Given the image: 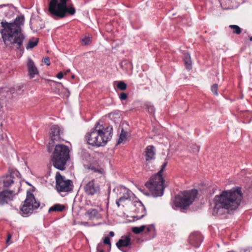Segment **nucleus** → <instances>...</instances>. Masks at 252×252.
I'll list each match as a JSON object with an SVG mask.
<instances>
[{"label": "nucleus", "instance_id": "c756f323", "mask_svg": "<svg viewBox=\"0 0 252 252\" xmlns=\"http://www.w3.org/2000/svg\"><path fill=\"white\" fill-rule=\"evenodd\" d=\"M89 168L94 172H98L100 174H102L103 172V170L102 168L95 167L94 165H91Z\"/></svg>", "mask_w": 252, "mask_h": 252}, {"label": "nucleus", "instance_id": "a19ab883", "mask_svg": "<svg viewBox=\"0 0 252 252\" xmlns=\"http://www.w3.org/2000/svg\"><path fill=\"white\" fill-rule=\"evenodd\" d=\"M110 237H113L114 236V233L113 231H110L109 234Z\"/></svg>", "mask_w": 252, "mask_h": 252}, {"label": "nucleus", "instance_id": "39448f33", "mask_svg": "<svg viewBox=\"0 0 252 252\" xmlns=\"http://www.w3.org/2000/svg\"><path fill=\"white\" fill-rule=\"evenodd\" d=\"M166 165V162L163 163L160 170L156 175L153 176L145 184L146 187L150 190L154 197L160 196L163 195L165 187L161 173Z\"/></svg>", "mask_w": 252, "mask_h": 252}, {"label": "nucleus", "instance_id": "9b49d317", "mask_svg": "<svg viewBox=\"0 0 252 252\" xmlns=\"http://www.w3.org/2000/svg\"><path fill=\"white\" fill-rule=\"evenodd\" d=\"M121 191L123 193V195L121 196L116 204L119 207L121 204L123 203L126 200H131L134 198V194L128 189L122 187L121 188Z\"/></svg>", "mask_w": 252, "mask_h": 252}, {"label": "nucleus", "instance_id": "cd10ccee", "mask_svg": "<svg viewBox=\"0 0 252 252\" xmlns=\"http://www.w3.org/2000/svg\"><path fill=\"white\" fill-rule=\"evenodd\" d=\"M126 84L123 81H120L117 84V87L122 91H124L126 89Z\"/></svg>", "mask_w": 252, "mask_h": 252}, {"label": "nucleus", "instance_id": "f03ea898", "mask_svg": "<svg viewBox=\"0 0 252 252\" xmlns=\"http://www.w3.org/2000/svg\"><path fill=\"white\" fill-rule=\"evenodd\" d=\"M112 126L106 128L98 126L87 133L86 138L89 144L98 147L104 146L112 136Z\"/></svg>", "mask_w": 252, "mask_h": 252}, {"label": "nucleus", "instance_id": "a878e982", "mask_svg": "<svg viewBox=\"0 0 252 252\" xmlns=\"http://www.w3.org/2000/svg\"><path fill=\"white\" fill-rule=\"evenodd\" d=\"M229 28L233 30V33L239 34L241 32L240 28L237 25H230Z\"/></svg>", "mask_w": 252, "mask_h": 252}, {"label": "nucleus", "instance_id": "0eeeda50", "mask_svg": "<svg viewBox=\"0 0 252 252\" xmlns=\"http://www.w3.org/2000/svg\"><path fill=\"white\" fill-rule=\"evenodd\" d=\"M197 194V191L196 189L181 192L176 196L174 204L176 207L185 209L193 202Z\"/></svg>", "mask_w": 252, "mask_h": 252}, {"label": "nucleus", "instance_id": "b1692460", "mask_svg": "<svg viewBox=\"0 0 252 252\" xmlns=\"http://www.w3.org/2000/svg\"><path fill=\"white\" fill-rule=\"evenodd\" d=\"M64 208V206L63 205L60 204H56L50 207L48 211L49 212H51L52 211H62Z\"/></svg>", "mask_w": 252, "mask_h": 252}, {"label": "nucleus", "instance_id": "2f4dec72", "mask_svg": "<svg viewBox=\"0 0 252 252\" xmlns=\"http://www.w3.org/2000/svg\"><path fill=\"white\" fill-rule=\"evenodd\" d=\"M103 245L102 243H100L97 247V252H103Z\"/></svg>", "mask_w": 252, "mask_h": 252}, {"label": "nucleus", "instance_id": "49530a36", "mask_svg": "<svg viewBox=\"0 0 252 252\" xmlns=\"http://www.w3.org/2000/svg\"><path fill=\"white\" fill-rule=\"evenodd\" d=\"M232 252V251H229V252Z\"/></svg>", "mask_w": 252, "mask_h": 252}, {"label": "nucleus", "instance_id": "9d476101", "mask_svg": "<svg viewBox=\"0 0 252 252\" xmlns=\"http://www.w3.org/2000/svg\"><path fill=\"white\" fill-rule=\"evenodd\" d=\"M84 190L88 195H93L99 192V186L95 182L94 179L89 181L84 180Z\"/></svg>", "mask_w": 252, "mask_h": 252}, {"label": "nucleus", "instance_id": "1a4fd4ad", "mask_svg": "<svg viewBox=\"0 0 252 252\" xmlns=\"http://www.w3.org/2000/svg\"><path fill=\"white\" fill-rule=\"evenodd\" d=\"M56 188L58 191L67 192L72 189V182L70 180H65L59 172L56 175Z\"/></svg>", "mask_w": 252, "mask_h": 252}, {"label": "nucleus", "instance_id": "f257e3e1", "mask_svg": "<svg viewBox=\"0 0 252 252\" xmlns=\"http://www.w3.org/2000/svg\"><path fill=\"white\" fill-rule=\"evenodd\" d=\"M24 16L21 15L16 17L14 22H1L2 29L0 32L3 40L6 46L13 45L20 49L25 37L21 32V26L24 22Z\"/></svg>", "mask_w": 252, "mask_h": 252}, {"label": "nucleus", "instance_id": "79ce46f5", "mask_svg": "<svg viewBox=\"0 0 252 252\" xmlns=\"http://www.w3.org/2000/svg\"><path fill=\"white\" fill-rule=\"evenodd\" d=\"M3 7H8V5H0V9L2 8Z\"/></svg>", "mask_w": 252, "mask_h": 252}, {"label": "nucleus", "instance_id": "37998d69", "mask_svg": "<svg viewBox=\"0 0 252 252\" xmlns=\"http://www.w3.org/2000/svg\"><path fill=\"white\" fill-rule=\"evenodd\" d=\"M70 71V69H67L65 72V74H66L67 72H69Z\"/></svg>", "mask_w": 252, "mask_h": 252}, {"label": "nucleus", "instance_id": "c03bdc74", "mask_svg": "<svg viewBox=\"0 0 252 252\" xmlns=\"http://www.w3.org/2000/svg\"><path fill=\"white\" fill-rule=\"evenodd\" d=\"M250 40L251 41H252V36H250Z\"/></svg>", "mask_w": 252, "mask_h": 252}, {"label": "nucleus", "instance_id": "4c0bfd02", "mask_svg": "<svg viewBox=\"0 0 252 252\" xmlns=\"http://www.w3.org/2000/svg\"><path fill=\"white\" fill-rule=\"evenodd\" d=\"M57 77L59 79H62L63 78V72H59L57 74Z\"/></svg>", "mask_w": 252, "mask_h": 252}, {"label": "nucleus", "instance_id": "bb28decb", "mask_svg": "<svg viewBox=\"0 0 252 252\" xmlns=\"http://www.w3.org/2000/svg\"><path fill=\"white\" fill-rule=\"evenodd\" d=\"M82 43L84 45H87L91 42V37L89 36H85L81 39Z\"/></svg>", "mask_w": 252, "mask_h": 252}, {"label": "nucleus", "instance_id": "4be33fe9", "mask_svg": "<svg viewBox=\"0 0 252 252\" xmlns=\"http://www.w3.org/2000/svg\"><path fill=\"white\" fill-rule=\"evenodd\" d=\"M127 132L125 131L123 129H122L121 130V132L120 134L119 138L118 141V143L120 144L121 143L126 141V140H127Z\"/></svg>", "mask_w": 252, "mask_h": 252}, {"label": "nucleus", "instance_id": "393cba45", "mask_svg": "<svg viewBox=\"0 0 252 252\" xmlns=\"http://www.w3.org/2000/svg\"><path fill=\"white\" fill-rule=\"evenodd\" d=\"M146 228V225H141L140 227H134L132 228V230L133 233L135 234H139Z\"/></svg>", "mask_w": 252, "mask_h": 252}, {"label": "nucleus", "instance_id": "6ab92c4d", "mask_svg": "<svg viewBox=\"0 0 252 252\" xmlns=\"http://www.w3.org/2000/svg\"><path fill=\"white\" fill-rule=\"evenodd\" d=\"M13 183V177L11 176H6L0 178V186L2 184L3 187H8Z\"/></svg>", "mask_w": 252, "mask_h": 252}, {"label": "nucleus", "instance_id": "473e14b6", "mask_svg": "<svg viewBox=\"0 0 252 252\" xmlns=\"http://www.w3.org/2000/svg\"><path fill=\"white\" fill-rule=\"evenodd\" d=\"M147 108L148 109V111L149 112L152 113L155 112V108L152 105H147Z\"/></svg>", "mask_w": 252, "mask_h": 252}, {"label": "nucleus", "instance_id": "423d86ee", "mask_svg": "<svg viewBox=\"0 0 252 252\" xmlns=\"http://www.w3.org/2000/svg\"><path fill=\"white\" fill-rule=\"evenodd\" d=\"M48 10L52 15L61 18L64 17L66 12L71 15L74 14L75 12V9L73 7H67L66 0H61L60 2H58V0H51L49 3Z\"/></svg>", "mask_w": 252, "mask_h": 252}, {"label": "nucleus", "instance_id": "f8f14e48", "mask_svg": "<svg viewBox=\"0 0 252 252\" xmlns=\"http://www.w3.org/2000/svg\"><path fill=\"white\" fill-rule=\"evenodd\" d=\"M19 191V188H18L17 191L15 190L9 191L6 190L0 192V204H3L11 200L14 196L18 193Z\"/></svg>", "mask_w": 252, "mask_h": 252}, {"label": "nucleus", "instance_id": "ea45409f", "mask_svg": "<svg viewBox=\"0 0 252 252\" xmlns=\"http://www.w3.org/2000/svg\"><path fill=\"white\" fill-rule=\"evenodd\" d=\"M11 238V235L10 234H9L8 235V237H7V240H6V243H9V241H10Z\"/></svg>", "mask_w": 252, "mask_h": 252}, {"label": "nucleus", "instance_id": "c9c22d12", "mask_svg": "<svg viewBox=\"0 0 252 252\" xmlns=\"http://www.w3.org/2000/svg\"><path fill=\"white\" fill-rule=\"evenodd\" d=\"M43 62L47 65H49L50 64V60L48 57L44 58L43 59Z\"/></svg>", "mask_w": 252, "mask_h": 252}, {"label": "nucleus", "instance_id": "412c9836", "mask_svg": "<svg viewBox=\"0 0 252 252\" xmlns=\"http://www.w3.org/2000/svg\"><path fill=\"white\" fill-rule=\"evenodd\" d=\"M184 60L186 68L188 70L191 69V61L190 55L187 53L185 55L184 57Z\"/></svg>", "mask_w": 252, "mask_h": 252}, {"label": "nucleus", "instance_id": "6e6552de", "mask_svg": "<svg viewBox=\"0 0 252 252\" xmlns=\"http://www.w3.org/2000/svg\"><path fill=\"white\" fill-rule=\"evenodd\" d=\"M39 206V202L35 200L33 194L27 191V198L21 209V214L23 216L29 215L32 213L33 210L37 209Z\"/></svg>", "mask_w": 252, "mask_h": 252}, {"label": "nucleus", "instance_id": "c85d7f7f", "mask_svg": "<svg viewBox=\"0 0 252 252\" xmlns=\"http://www.w3.org/2000/svg\"><path fill=\"white\" fill-rule=\"evenodd\" d=\"M218 90V85L217 84H215L212 86L211 91L213 93V94L216 96H218L219 95Z\"/></svg>", "mask_w": 252, "mask_h": 252}, {"label": "nucleus", "instance_id": "a18cd8bd", "mask_svg": "<svg viewBox=\"0 0 252 252\" xmlns=\"http://www.w3.org/2000/svg\"><path fill=\"white\" fill-rule=\"evenodd\" d=\"M199 151V148L197 147V151Z\"/></svg>", "mask_w": 252, "mask_h": 252}, {"label": "nucleus", "instance_id": "a211bd4d", "mask_svg": "<svg viewBox=\"0 0 252 252\" xmlns=\"http://www.w3.org/2000/svg\"><path fill=\"white\" fill-rule=\"evenodd\" d=\"M86 215L90 220L98 219L100 218V215L98 211L95 209H90L87 211Z\"/></svg>", "mask_w": 252, "mask_h": 252}, {"label": "nucleus", "instance_id": "7c9ffc66", "mask_svg": "<svg viewBox=\"0 0 252 252\" xmlns=\"http://www.w3.org/2000/svg\"><path fill=\"white\" fill-rule=\"evenodd\" d=\"M120 99L122 100H126L127 97V95L125 93H122L119 96Z\"/></svg>", "mask_w": 252, "mask_h": 252}, {"label": "nucleus", "instance_id": "f704fd0d", "mask_svg": "<svg viewBox=\"0 0 252 252\" xmlns=\"http://www.w3.org/2000/svg\"><path fill=\"white\" fill-rule=\"evenodd\" d=\"M103 243L105 244H107L110 246L111 245L110 240L109 237H105V238L103 240Z\"/></svg>", "mask_w": 252, "mask_h": 252}, {"label": "nucleus", "instance_id": "72a5a7b5", "mask_svg": "<svg viewBox=\"0 0 252 252\" xmlns=\"http://www.w3.org/2000/svg\"><path fill=\"white\" fill-rule=\"evenodd\" d=\"M117 115L118 117L120 119V114L119 113H111L109 114V117L110 119H112L114 118V116Z\"/></svg>", "mask_w": 252, "mask_h": 252}, {"label": "nucleus", "instance_id": "e433bc0d", "mask_svg": "<svg viewBox=\"0 0 252 252\" xmlns=\"http://www.w3.org/2000/svg\"><path fill=\"white\" fill-rule=\"evenodd\" d=\"M152 228H154V227H153V225H150V226L149 225V226H146V228H145V229H146V232H149L151 231V229Z\"/></svg>", "mask_w": 252, "mask_h": 252}, {"label": "nucleus", "instance_id": "58836bf2", "mask_svg": "<svg viewBox=\"0 0 252 252\" xmlns=\"http://www.w3.org/2000/svg\"><path fill=\"white\" fill-rule=\"evenodd\" d=\"M81 224L85 226H89V223L87 222H81Z\"/></svg>", "mask_w": 252, "mask_h": 252}, {"label": "nucleus", "instance_id": "ddd939ff", "mask_svg": "<svg viewBox=\"0 0 252 252\" xmlns=\"http://www.w3.org/2000/svg\"><path fill=\"white\" fill-rule=\"evenodd\" d=\"M62 133L61 129L57 125H54L51 127L50 131V137L51 142L50 145H52L55 141H57L61 139V134Z\"/></svg>", "mask_w": 252, "mask_h": 252}, {"label": "nucleus", "instance_id": "aec40b11", "mask_svg": "<svg viewBox=\"0 0 252 252\" xmlns=\"http://www.w3.org/2000/svg\"><path fill=\"white\" fill-rule=\"evenodd\" d=\"M146 159L147 161L150 160L154 158L155 152L154 147L152 146H149L146 150Z\"/></svg>", "mask_w": 252, "mask_h": 252}, {"label": "nucleus", "instance_id": "2eb2a0df", "mask_svg": "<svg viewBox=\"0 0 252 252\" xmlns=\"http://www.w3.org/2000/svg\"><path fill=\"white\" fill-rule=\"evenodd\" d=\"M212 205H213L212 215L216 216L219 214L220 209V195L215 196Z\"/></svg>", "mask_w": 252, "mask_h": 252}, {"label": "nucleus", "instance_id": "7ed1b4c3", "mask_svg": "<svg viewBox=\"0 0 252 252\" xmlns=\"http://www.w3.org/2000/svg\"><path fill=\"white\" fill-rule=\"evenodd\" d=\"M242 199L241 188H234L230 190L221 192V208L228 211L236 209Z\"/></svg>", "mask_w": 252, "mask_h": 252}, {"label": "nucleus", "instance_id": "4468645a", "mask_svg": "<svg viewBox=\"0 0 252 252\" xmlns=\"http://www.w3.org/2000/svg\"><path fill=\"white\" fill-rule=\"evenodd\" d=\"M131 245V238L129 236H122L116 243L117 248L121 250L122 247H127Z\"/></svg>", "mask_w": 252, "mask_h": 252}, {"label": "nucleus", "instance_id": "f3484780", "mask_svg": "<svg viewBox=\"0 0 252 252\" xmlns=\"http://www.w3.org/2000/svg\"><path fill=\"white\" fill-rule=\"evenodd\" d=\"M28 68L29 74L31 78L34 77L35 75L38 73L37 67L35 66L33 62L31 59H29L28 61Z\"/></svg>", "mask_w": 252, "mask_h": 252}, {"label": "nucleus", "instance_id": "dca6fc26", "mask_svg": "<svg viewBox=\"0 0 252 252\" xmlns=\"http://www.w3.org/2000/svg\"><path fill=\"white\" fill-rule=\"evenodd\" d=\"M189 243L195 247H198L201 241L200 235L198 233H192L189 238Z\"/></svg>", "mask_w": 252, "mask_h": 252}, {"label": "nucleus", "instance_id": "20e7f679", "mask_svg": "<svg viewBox=\"0 0 252 252\" xmlns=\"http://www.w3.org/2000/svg\"><path fill=\"white\" fill-rule=\"evenodd\" d=\"M69 149L63 144L56 145L52 158L53 166L60 170L65 169L66 161L69 159Z\"/></svg>", "mask_w": 252, "mask_h": 252}, {"label": "nucleus", "instance_id": "5701e85b", "mask_svg": "<svg viewBox=\"0 0 252 252\" xmlns=\"http://www.w3.org/2000/svg\"><path fill=\"white\" fill-rule=\"evenodd\" d=\"M38 42V39L37 38H32L31 39L29 40L27 46H26V49H29L33 48L37 44Z\"/></svg>", "mask_w": 252, "mask_h": 252}]
</instances>
